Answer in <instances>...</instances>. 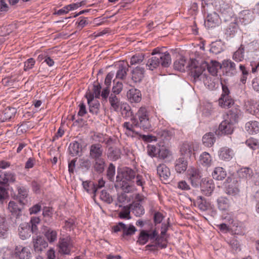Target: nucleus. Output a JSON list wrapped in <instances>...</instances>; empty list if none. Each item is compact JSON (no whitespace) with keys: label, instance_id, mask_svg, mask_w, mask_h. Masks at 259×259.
<instances>
[{"label":"nucleus","instance_id":"nucleus-9","mask_svg":"<svg viewBox=\"0 0 259 259\" xmlns=\"http://www.w3.org/2000/svg\"><path fill=\"white\" fill-rule=\"evenodd\" d=\"M14 255L16 259H30L31 253L27 247L18 245L15 247Z\"/></svg>","mask_w":259,"mask_h":259},{"label":"nucleus","instance_id":"nucleus-40","mask_svg":"<svg viewBox=\"0 0 259 259\" xmlns=\"http://www.w3.org/2000/svg\"><path fill=\"white\" fill-rule=\"evenodd\" d=\"M239 30V26L236 20L231 22L226 29V33L229 35H234Z\"/></svg>","mask_w":259,"mask_h":259},{"label":"nucleus","instance_id":"nucleus-37","mask_svg":"<svg viewBox=\"0 0 259 259\" xmlns=\"http://www.w3.org/2000/svg\"><path fill=\"white\" fill-rule=\"evenodd\" d=\"M224 50V45L221 40L211 43L210 51L214 54H218Z\"/></svg>","mask_w":259,"mask_h":259},{"label":"nucleus","instance_id":"nucleus-14","mask_svg":"<svg viewBox=\"0 0 259 259\" xmlns=\"http://www.w3.org/2000/svg\"><path fill=\"white\" fill-rule=\"evenodd\" d=\"M220 23V19L219 16L215 12L208 14L205 21V25L208 27L211 28L218 25Z\"/></svg>","mask_w":259,"mask_h":259},{"label":"nucleus","instance_id":"nucleus-12","mask_svg":"<svg viewBox=\"0 0 259 259\" xmlns=\"http://www.w3.org/2000/svg\"><path fill=\"white\" fill-rule=\"evenodd\" d=\"M188 172L192 185L197 187L200 183V179L201 177L199 170L194 167H191L189 169Z\"/></svg>","mask_w":259,"mask_h":259},{"label":"nucleus","instance_id":"nucleus-42","mask_svg":"<svg viewBox=\"0 0 259 259\" xmlns=\"http://www.w3.org/2000/svg\"><path fill=\"white\" fill-rule=\"evenodd\" d=\"M218 208L221 210H227L229 208L230 203L229 200L224 197L219 198L218 200Z\"/></svg>","mask_w":259,"mask_h":259},{"label":"nucleus","instance_id":"nucleus-48","mask_svg":"<svg viewBox=\"0 0 259 259\" xmlns=\"http://www.w3.org/2000/svg\"><path fill=\"white\" fill-rule=\"evenodd\" d=\"M18 194V197L19 199V201L21 203L24 204V202L23 201L28 196V190L24 187H18L17 188Z\"/></svg>","mask_w":259,"mask_h":259},{"label":"nucleus","instance_id":"nucleus-31","mask_svg":"<svg viewBox=\"0 0 259 259\" xmlns=\"http://www.w3.org/2000/svg\"><path fill=\"white\" fill-rule=\"evenodd\" d=\"M43 233L50 243L54 242L57 240V233L55 230H53L51 228H46Z\"/></svg>","mask_w":259,"mask_h":259},{"label":"nucleus","instance_id":"nucleus-29","mask_svg":"<svg viewBox=\"0 0 259 259\" xmlns=\"http://www.w3.org/2000/svg\"><path fill=\"white\" fill-rule=\"evenodd\" d=\"M227 176L226 171L221 167L215 168L212 173L213 178L218 181H222Z\"/></svg>","mask_w":259,"mask_h":259},{"label":"nucleus","instance_id":"nucleus-7","mask_svg":"<svg viewBox=\"0 0 259 259\" xmlns=\"http://www.w3.org/2000/svg\"><path fill=\"white\" fill-rule=\"evenodd\" d=\"M226 193L229 195H235L239 191V183L237 179L228 177L226 180Z\"/></svg>","mask_w":259,"mask_h":259},{"label":"nucleus","instance_id":"nucleus-36","mask_svg":"<svg viewBox=\"0 0 259 259\" xmlns=\"http://www.w3.org/2000/svg\"><path fill=\"white\" fill-rule=\"evenodd\" d=\"M233 151L227 147L221 148L220 151L219 157L222 160H229L232 157Z\"/></svg>","mask_w":259,"mask_h":259},{"label":"nucleus","instance_id":"nucleus-18","mask_svg":"<svg viewBox=\"0 0 259 259\" xmlns=\"http://www.w3.org/2000/svg\"><path fill=\"white\" fill-rule=\"evenodd\" d=\"M193 151H194V144L193 142L184 143L180 148L181 155L186 157H190Z\"/></svg>","mask_w":259,"mask_h":259},{"label":"nucleus","instance_id":"nucleus-58","mask_svg":"<svg viewBox=\"0 0 259 259\" xmlns=\"http://www.w3.org/2000/svg\"><path fill=\"white\" fill-rule=\"evenodd\" d=\"M4 179H3L2 184H6L8 183H14L15 181V175L10 172L4 174L3 175Z\"/></svg>","mask_w":259,"mask_h":259},{"label":"nucleus","instance_id":"nucleus-15","mask_svg":"<svg viewBox=\"0 0 259 259\" xmlns=\"http://www.w3.org/2000/svg\"><path fill=\"white\" fill-rule=\"evenodd\" d=\"M16 113L15 108L7 107L0 111V121L5 122L14 117Z\"/></svg>","mask_w":259,"mask_h":259},{"label":"nucleus","instance_id":"nucleus-22","mask_svg":"<svg viewBox=\"0 0 259 259\" xmlns=\"http://www.w3.org/2000/svg\"><path fill=\"white\" fill-rule=\"evenodd\" d=\"M18 232L21 239L25 240L31 235L30 226L27 224H21L19 227Z\"/></svg>","mask_w":259,"mask_h":259},{"label":"nucleus","instance_id":"nucleus-27","mask_svg":"<svg viewBox=\"0 0 259 259\" xmlns=\"http://www.w3.org/2000/svg\"><path fill=\"white\" fill-rule=\"evenodd\" d=\"M245 128L249 134H257L259 132V123L256 121L248 122Z\"/></svg>","mask_w":259,"mask_h":259},{"label":"nucleus","instance_id":"nucleus-45","mask_svg":"<svg viewBox=\"0 0 259 259\" xmlns=\"http://www.w3.org/2000/svg\"><path fill=\"white\" fill-rule=\"evenodd\" d=\"M40 220L38 217H33L31 218L30 224L31 225V231L32 233L37 234L38 229L37 225L40 224Z\"/></svg>","mask_w":259,"mask_h":259},{"label":"nucleus","instance_id":"nucleus-16","mask_svg":"<svg viewBox=\"0 0 259 259\" xmlns=\"http://www.w3.org/2000/svg\"><path fill=\"white\" fill-rule=\"evenodd\" d=\"M8 209L11 213L12 218L15 217V223H17V220L19 219L21 215V208L14 201H10L8 205Z\"/></svg>","mask_w":259,"mask_h":259},{"label":"nucleus","instance_id":"nucleus-44","mask_svg":"<svg viewBox=\"0 0 259 259\" xmlns=\"http://www.w3.org/2000/svg\"><path fill=\"white\" fill-rule=\"evenodd\" d=\"M160 145V144H157L156 145L149 144L147 147L148 154L152 157L158 156Z\"/></svg>","mask_w":259,"mask_h":259},{"label":"nucleus","instance_id":"nucleus-59","mask_svg":"<svg viewBox=\"0 0 259 259\" xmlns=\"http://www.w3.org/2000/svg\"><path fill=\"white\" fill-rule=\"evenodd\" d=\"M252 175V169L248 167L241 168L239 172L240 176L245 177L246 179H251Z\"/></svg>","mask_w":259,"mask_h":259},{"label":"nucleus","instance_id":"nucleus-24","mask_svg":"<svg viewBox=\"0 0 259 259\" xmlns=\"http://www.w3.org/2000/svg\"><path fill=\"white\" fill-rule=\"evenodd\" d=\"M206 68L209 73L215 76L217 75L218 70L222 68V64L217 61L212 60L209 63H207Z\"/></svg>","mask_w":259,"mask_h":259},{"label":"nucleus","instance_id":"nucleus-53","mask_svg":"<svg viewBox=\"0 0 259 259\" xmlns=\"http://www.w3.org/2000/svg\"><path fill=\"white\" fill-rule=\"evenodd\" d=\"M170 155L169 151L164 145H160L158 156L159 158L164 159Z\"/></svg>","mask_w":259,"mask_h":259},{"label":"nucleus","instance_id":"nucleus-19","mask_svg":"<svg viewBox=\"0 0 259 259\" xmlns=\"http://www.w3.org/2000/svg\"><path fill=\"white\" fill-rule=\"evenodd\" d=\"M127 97L131 102L139 103L142 99V95L139 90L133 88L127 92Z\"/></svg>","mask_w":259,"mask_h":259},{"label":"nucleus","instance_id":"nucleus-28","mask_svg":"<svg viewBox=\"0 0 259 259\" xmlns=\"http://www.w3.org/2000/svg\"><path fill=\"white\" fill-rule=\"evenodd\" d=\"M109 101L111 109H113L115 111H117L121 105L119 98L116 95L111 94L109 98Z\"/></svg>","mask_w":259,"mask_h":259},{"label":"nucleus","instance_id":"nucleus-2","mask_svg":"<svg viewBox=\"0 0 259 259\" xmlns=\"http://www.w3.org/2000/svg\"><path fill=\"white\" fill-rule=\"evenodd\" d=\"M207 62L202 59H192L189 65L191 75L194 79L198 78L205 70Z\"/></svg>","mask_w":259,"mask_h":259},{"label":"nucleus","instance_id":"nucleus-39","mask_svg":"<svg viewBox=\"0 0 259 259\" xmlns=\"http://www.w3.org/2000/svg\"><path fill=\"white\" fill-rule=\"evenodd\" d=\"M157 139L162 141L168 140L170 139L172 134L167 130H159L157 132Z\"/></svg>","mask_w":259,"mask_h":259},{"label":"nucleus","instance_id":"nucleus-51","mask_svg":"<svg viewBox=\"0 0 259 259\" xmlns=\"http://www.w3.org/2000/svg\"><path fill=\"white\" fill-rule=\"evenodd\" d=\"M148 231L142 230L139 234L137 243L141 245L146 244L148 241Z\"/></svg>","mask_w":259,"mask_h":259},{"label":"nucleus","instance_id":"nucleus-13","mask_svg":"<svg viewBox=\"0 0 259 259\" xmlns=\"http://www.w3.org/2000/svg\"><path fill=\"white\" fill-rule=\"evenodd\" d=\"M135 171L129 167H126L121 170L120 174L118 172V174L116 177V179L117 181L121 180L122 179H124L127 181H131L133 179L135 178Z\"/></svg>","mask_w":259,"mask_h":259},{"label":"nucleus","instance_id":"nucleus-61","mask_svg":"<svg viewBox=\"0 0 259 259\" xmlns=\"http://www.w3.org/2000/svg\"><path fill=\"white\" fill-rule=\"evenodd\" d=\"M115 172V167L112 163H110L107 171V176L110 181L114 180Z\"/></svg>","mask_w":259,"mask_h":259},{"label":"nucleus","instance_id":"nucleus-5","mask_svg":"<svg viewBox=\"0 0 259 259\" xmlns=\"http://www.w3.org/2000/svg\"><path fill=\"white\" fill-rule=\"evenodd\" d=\"M114 232L122 231V237L126 236H131L134 235L137 231V229L132 225H130L127 227L122 222L118 223L116 225L113 227Z\"/></svg>","mask_w":259,"mask_h":259},{"label":"nucleus","instance_id":"nucleus-34","mask_svg":"<svg viewBox=\"0 0 259 259\" xmlns=\"http://www.w3.org/2000/svg\"><path fill=\"white\" fill-rule=\"evenodd\" d=\"M240 19L245 25L250 23L252 20V14L249 10L242 11L240 13Z\"/></svg>","mask_w":259,"mask_h":259},{"label":"nucleus","instance_id":"nucleus-30","mask_svg":"<svg viewBox=\"0 0 259 259\" xmlns=\"http://www.w3.org/2000/svg\"><path fill=\"white\" fill-rule=\"evenodd\" d=\"M203 144L208 147H211L215 141L214 135L212 133L205 134L202 138Z\"/></svg>","mask_w":259,"mask_h":259},{"label":"nucleus","instance_id":"nucleus-54","mask_svg":"<svg viewBox=\"0 0 259 259\" xmlns=\"http://www.w3.org/2000/svg\"><path fill=\"white\" fill-rule=\"evenodd\" d=\"M100 198L104 202L110 204L113 202V198L105 190L101 191L100 195Z\"/></svg>","mask_w":259,"mask_h":259},{"label":"nucleus","instance_id":"nucleus-4","mask_svg":"<svg viewBox=\"0 0 259 259\" xmlns=\"http://www.w3.org/2000/svg\"><path fill=\"white\" fill-rule=\"evenodd\" d=\"M222 87V94L219 99V104L222 108H229L234 104L233 100L230 96V91L228 88L223 83H221Z\"/></svg>","mask_w":259,"mask_h":259},{"label":"nucleus","instance_id":"nucleus-1","mask_svg":"<svg viewBox=\"0 0 259 259\" xmlns=\"http://www.w3.org/2000/svg\"><path fill=\"white\" fill-rule=\"evenodd\" d=\"M152 56L150 58L146 64V67L150 70H153L160 65L163 67H167L171 64L170 54L166 52L162 53L158 48L153 50L151 53Z\"/></svg>","mask_w":259,"mask_h":259},{"label":"nucleus","instance_id":"nucleus-6","mask_svg":"<svg viewBox=\"0 0 259 259\" xmlns=\"http://www.w3.org/2000/svg\"><path fill=\"white\" fill-rule=\"evenodd\" d=\"M222 68L224 74L227 76H233L237 72V67L236 64L230 59L224 60L222 62Z\"/></svg>","mask_w":259,"mask_h":259},{"label":"nucleus","instance_id":"nucleus-23","mask_svg":"<svg viewBox=\"0 0 259 259\" xmlns=\"http://www.w3.org/2000/svg\"><path fill=\"white\" fill-rule=\"evenodd\" d=\"M144 69L143 67L138 66L132 71V79L135 82H140L144 76Z\"/></svg>","mask_w":259,"mask_h":259},{"label":"nucleus","instance_id":"nucleus-21","mask_svg":"<svg viewBox=\"0 0 259 259\" xmlns=\"http://www.w3.org/2000/svg\"><path fill=\"white\" fill-rule=\"evenodd\" d=\"M188 166V162L184 157H180L175 163V169L178 173H183L186 171Z\"/></svg>","mask_w":259,"mask_h":259},{"label":"nucleus","instance_id":"nucleus-56","mask_svg":"<svg viewBox=\"0 0 259 259\" xmlns=\"http://www.w3.org/2000/svg\"><path fill=\"white\" fill-rule=\"evenodd\" d=\"M138 119H149V114L147 109L144 107H141L137 113Z\"/></svg>","mask_w":259,"mask_h":259},{"label":"nucleus","instance_id":"nucleus-63","mask_svg":"<svg viewBox=\"0 0 259 259\" xmlns=\"http://www.w3.org/2000/svg\"><path fill=\"white\" fill-rule=\"evenodd\" d=\"M35 61L33 58L28 59L24 63V70L27 71L31 69L34 65Z\"/></svg>","mask_w":259,"mask_h":259},{"label":"nucleus","instance_id":"nucleus-11","mask_svg":"<svg viewBox=\"0 0 259 259\" xmlns=\"http://www.w3.org/2000/svg\"><path fill=\"white\" fill-rule=\"evenodd\" d=\"M33 246L34 251L39 253L48 247V243L42 237L38 236L33 239Z\"/></svg>","mask_w":259,"mask_h":259},{"label":"nucleus","instance_id":"nucleus-35","mask_svg":"<svg viewBox=\"0 0 259 259\" xmlns=\"http://www.w3.org/2000/svg\"><path fill=\"white\" fill-rule=\"evenodd\" d=\"M105 166V162L103 158L94 160L93 167L97 172L99 173L103 172Z\"/></svg>","mask_w":259,"mask_h":259},{"label":"nucleus","instance_id":"nucleus-57","mask_svg":"<svg viewBox=\"0 0 259 259\" xmlns=\"http://www.w3.org/2000/svg\"><path fill=\"white\" fill-rule=\"evenodd\" d=\"M144 57L143 54H138L133 56L131 58V64L135 65L141 63L144 60Z\"/></svg>","mask_w":259,"mask_h":259},{"label":"nucleus","instance_id":"nucleus-64","mask_svg":"<svg viewBox=\"0 0 259 259\" xmlns=\"http://www.w3.org/2000/svg\"><path fill=\"white\" fill-rule=\"evenodd\" d=\"M41 209V205L40 203L36 204L29 208V211L30 214H35L39 212Z\"/></svg>","mask_w":259,"mask_h":259},{"label":"nucleus","instance_id":"nucleus-3","mask_svg":"<svg viewBox=\"0 0 259 259\" xmlns=\"http://www.w3.org/2000/svg\"><path fill=\"white\" fill-rule=\"evenodd\" d=\"M59 252L62 254L69 255L73 248V242L70 236L60 238L58 242Z\"/></svg>","mask_w":259,"mask_h":259},{"label":"nucleus","instance_id":"nucleus-17","mask_svg":"<svg viewBox=\"0 0 259 259\" xmlns=\"http://www.w3.org/2000/svg\"><path fill=\"white\" fill-rule=\"evenodd\" d=\"M219 131L222 134L229 135L231 134L234 130V124L229 121L228 119H225L220 124Z\"/></svg>","mask_w":259,"mask_h":259},{"label":"nucleus","instance_id":"nucleus-55","mask_svg":"<svg viewBox=\"0 0 259 259\" xmlns=\"http://www.w3.org/2000/svg\"><path fill=\"white\" fill-rule=\"evenodd\" d=\"M239 68L240 71L242 73V76L240 78V81L242 83L245 84L246 81L247 76L249 74L248 70H247L246 69V68L245 67V66L244 65H242V64H240L239 65Z\"/></svg>","mask_w":259,"mask_h":259},{"label":"nucleus","instance_id":"nucleus-10","mask_svg":"<svg viewBox=\"0 0 259 259\" xmlns=\"http://www.w3.org/2000/svg\"><path fill=\"white\" fill-rule=\"evenodd\" d=\"M157 174L160 180L164 183H166L169 180L170 172L169 168L164 164H159L157 167Z\"/></svg>","mask_w":259,"mask_h":259},{"label":"nucleus","instance_id":"nucleus-20","mask_svg":"<svg viewBox=\"0 0 259 259\" xmlns=\"http://www.w3.org/2000/svg\"><path fill=\"white\" fill-rule=\"evenodd\" d=\"M240 114L241 111L239 109L237 108H233L228 111L226 119H228L229 121L234 124L238 122Z\"/></svg>","mask_w":259,"mask_h":259},{"label":"nucleus","instance_id":"nucleus-43","mask_svg":"<svg viewBox=\"0 0 259 259\" xmlns=\"http://www.w3.org/2000/svg\"><path fill=\"white\" fill-rule=\"evenodd\" d=\"M82 185L83 188L88 193H93L95 195L97 191L96 185L92 182L85 181L83 182Z\"/></svg>","mask_w":259,"mask_h":259},{"label":"nucleus","instance_id":"nucleus-50","mask_svg":"<svg viewBox=\"0 0 259 259\" xmlns=\"http://www.w3.org/2000/svg\"><path fill=\"white\" fill-rule=\"evenodd\" d=\"M185 59L184 58H181L174 62V68L180 71H185Z\"/></svg>","mask_w":259,"mask_h":259},{"label":"nucleus","instance_id":"nucleus-26","mask_svg":"<svg viewBox=\"0 0 259 259\" xmlns=\"http://www.w3.org/2000/svg\"><path fill=\"white\" fill-rule=\"evenodd\" d=\"M128 65H125L123 63L120 64L116 74V78L122 80L124 79L128 70Z\"/></svg>","mask_w":259,"mask_h":259},{"label":"nucleus","instance_id":"nucleus-8","mask_svg":"<svg viewBox=\"0 0 259 259\" xmlns=\"http://www.w3.org/2000/svg\"><path fill=\"white\" fill-rule=\"evenodd\" d=\"M89 150L90 157L91 159L95 160L103 158V148L100 144L96 143L91 145Z\"/></svg>","mask_w":259,"mask_h":259},{"label":"nucleus","instance_id":"nucleus-33","mask_svg":"<svg viewBox=\"0 0 259 259\" xmlns=\"http://www.w3.org/2000/svg\"><path fill=\"white\" fill-rule=\"evenodd\" d=\"M130 208L136 216H140L144 213V209L139 202L134 201L130 205Z\"/></svg>","mask_w":259,"mask_h":259},{"label":"nucleus","instance_id":"nucleus-52","mask_svg":"<svg viewBox=\"0 0 259 259\" xmlns=\"http://www.w3.org/2000/svg\"><path fill=\"white\" fill-rule=\"evenodd\" d=\"M88 104L89 105L90 112L95 114H97L99 113L100 104L98 101L95 100Z\"/></svg>","mask_w":259,"mask_h":259},{"label":"nucleus","instance_id":"nucleus-49","mask_svg":"<svg viewBox=\"0 0 259 259\" xmlns=\"http://www.w3.org/2000/svg\"><path fill=\"white\" fill-rule=\"evenodd\" d=\"M197 203L198 207L202 211L207 210L210 206L209 203L202 196H198L197 197Z\"/></svg>","mask_w":259,"mask_h":259},{"label":"nucleus","instance_id":"nucleus-32","mask_svg":"<svg viewBox=\"0 0 259 259\" xmlns=\"http://www.w3.org/2000/svg\"><path fill=\"white\" fill-rule=\"evenodd\" d=\"M121 151L118 148L110 147L108 149V157L113 161H116L120 157Z\"/></svg>","mask_w":259,"mask_h":259},{"label":"nucleus","instance_id":"nucleus-38","mask_svg":"<svg viewBox=\"0 0 259 259\" xmlns=\"http://www.w3.org/2000/svg\"><path fill=\"white\" fill-rule=\"evenodd\" d=\"M201 164L205 166H209L212 162V158L210 155L206 152H203L200 156Z\"/></svg>","mask_w":259,"mask_h":259},{"label":"nucleus","instance_id":"nucleus-41","mask_svg":"<svg viewBox=\"0 0 259 259\" xmlns=\"http://www.w3.org/2000/svg\"><path fill=\"white\" fill-rule=\"evenodd\" d=\"M69 149L70 154L73 156L78 155L82 150L79 143L77 142H74L71 143L70 144Z\"/></svg>","mask_w":259,"mask_h":259},{"label":"nucleus","instance_id":"nucleus-25","mask_svg":"<svg viewBox=\"0 0 259 259\" xmlns=\"http://www.w3.org/2000/svg\"><path fill=\"white\" fill-rule=\"evenodd\" d=\"M201 190L203 191L206 195H209L212 192L214 186L212 183V181L203 180L199 184Z\"/></svg>","mask_w":259,"mask_h":259},{"label":"nucleus","instance_id":"nucleus-62","mask_svg":"<svg viewBox=\"0 0 259 259\" xmlns=\"http://www.w3.org/2000/svg\"><path fill=\"white\" fill-rule=\"evenodd\" d=\"M122 88V83L121 82L117 81L116 83V84L113 87L112 93L111 94H114L116 95H118L121 92Z\"/></svg>","mask_w":259,"mask_h":259},{"label":"nucleus","instance_id":"nucleus-47","mask_svg":"<svg viewBox=\"0 0 259 259\" xmlns=\"http://www.w3.org/2000/svg\"><path fill=\"white\" fill-rule=\"evenodd\" d=\"M135 125L136 126L139 127L144 130H149L151 127V124L149 121V119L145 118L143 119H139Z\"/></svg>","mask_w":259,"mask_h":259},{"label":"nucleus","instance_id":"nucleus-60","mask_svg":"<svg viewBox=\"0 0 259 259\" xmlns=\"http://www.w3.org/2000/svg\"><path fill=\"white\" fill-rule=\"evenodd\" d=\"M246 145L253 150H256L259 148V142L256 139L251 138L246 141Z\"/></svg>","mask_w":259,"mask_h":259},{"label":"nucleus","instance_id":"nucleus-46","mask_svg":"<svg viewBox=\"0 0 259 259\" xmlns=\"http://www.w3.org/2000/svg\"><path fill=\"white\" fill-rule=\"evenodd\" d=\"M244 48L242 45H241L239 49L234 52L233 59L236 62H239L244 59Z\"/></svg>","mask_w":259,"mask_h":259}]
</instances>
